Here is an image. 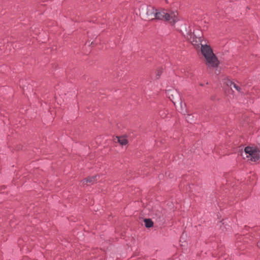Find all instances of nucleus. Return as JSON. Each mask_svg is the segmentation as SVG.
Instances as JSON below:
<instances>
[{
	"label": "nucleus",
	"instance_id": "f257e3e1",
	"mask_svg": "<svg viewBox=\"0 0 260 260\" xmlns=\"http://www.w3.org/2000/svg\"><path fill=\"white\" fill-rule=\"evenodd\" d=\"M177 16L178 13L177 12L170 11L167 12L165 10L160 12H157L156 11L154 18V19L165 20L171 24H174L179 20Z\"/></svg>",
	"mask_w": 260,
	"mask_h": 260
},
{
	"label": "nucleus",
	"instance_id": "f03ea898",
	"mask_svg": "<svg viewBox=\"0 0 260 260\" xmlns=\"http://www.w3.org/2000/svg\"><path fill=\"white\" fill-rule=\"evenodd\" d=\"M246 157L248 160L256 161L260 159V148L257 147L247 146L244 149Z\"/></svg>",
	"mask_w": 260,
	"mask_h": 260
},
{
	"label": "nucleus",
	"instance_id": "7ed1b4c3",
	"mask_svg": "<svg viewBox=\"0 0 260 260\" xmlns=\"http://www.w3.org/2000/svg\"><path fill=\"white\" fill-rule=\"evenodd\" d=\"M203 37L202 31L199 29L193 30L187 34V39L196 48H198L201 45V41Z\"/></svg>",
	"mask_w": 260,
	"mask_h": 260
},
{
	"label": "nucleus",
	"instance_id": "20e7f679",
	"mask_svg": "<svg viewBox=\"0 0 260 260\" xmlns=\"http://www.w3.org/2000/svg\"><path fill=\"white\" fill-rule=\"evenodd\" d=\"M201 59L204 61L206 66L209 68L211 67V48L207 44H201Z\"/></svg>",
	"mask_w": 260,
	"mask_h": 260
},
{
	"label": "nucleus",
	"instance_id": "39448f33",
	"mask_svg": "<svg viewBox=\"0 0 260 260\" xmlns=\"http://www.w3.org/2000/svg\"><path fill=\"white\" fill-rule=\"evenodd\" d=\"M156 10L150 6H144L141 8V14L145 19L153 20Z\"/></svg>",
	"mask_w": 260,
	"mask_h": 260
},
{
	"label": "nucleus",
	"instance_id": "423d86ee",
	"mask_svg": "<svg viewBox=\"0 0 260 260\" xmlns=\"http://www.w3.org/2000/svg\"><path fill=\"white\" fill-rule=\"evenodd\" d=\"M221 70L219 61L212 52V74L214 73L216 75H218L220 74Z\"/></svg>",
	"mask_w": 260,
	"mask_h": 260
},
{
	"label": "nucleus",
	"instance_id": "0eeeda50",
	"mask_svg": "<svg viewBox=\"0 0 260 260\" xmlns=\"http://www.w3.org/2000/svg\"><path fill=\"white\" fill-rule=\"evenodd\" d=\"M117 139L121 145H125L128 143V140L124 137H117Z\"/></svg>",
	"mask_w": 260,
	"mask_h": 260
},
{
	"label": "nucleus",
	"instance_id": "6e6552de",
	"mask_svg": "<svg viewBox=\"0 0 260 260\" xmlns=\"http://www.w3.org/2000/svg\"><path fill=\"white\" fill-rule=\"evenodd\" d=\"M97 177H98L97 175H95V176H94L89 177L84 179L83 181V183L86 182V183L89 182V183H94L96 180Z\"/></svg>",
	"mask_w": 260,
	"mask_h": 260
},
{
	"label": "nucleus",
	"instance_id": "1a4fd4ad",
	"mask_svg": "<svg viewBox=\"0 0 260 260\" xmlns=\"http://www.w3.org/2000/svg\"><path fill=\"white\" fill-rule=\"evenodd\" d=\"M144 222L145 223V226L148 228L152 227L153 225V222L150 219H144Z\"/></svg>",
	"mask_w": 260,
	"mask_h": 260
},
{
	"label": "nucleus",
	"instance_id": "9d476101",
	"mask_svg": "<svg viewBox=\"0 0 260 260\" xmlns=\"http://www.w3.org/2000/svg\"><path fill=\"white\" fill-rule=\"evenodd\" d=\"M234 83V82H233L232 81H231L230 80H229L228 79H226L225 81V84H226V85L230 87L231 88H232Z\"/></svg>",
	"mask_w": 260,
	"mask_h": 260
},
{
	"label": "nucleus",
	"instance_id": "9b49d317",
	"mask_svg": "<svg viewBox=\"0 0 260 260\" xmlns=\"http://www.w3.org/2000/svg\"><path fill=\"white\" fill-rule=\"evenodd\" d=\"M233 87L235 89H236L238 92H241L240 87L238 85H237V84H236L235 83H234V84L233 85Z\"/></svg>",
	"mask_w": 260,
	"mask_h": 260
},
{
	"label": "nucleus",
	"instance_id": "f8f14e48",
	"mask_svg": "<svg viewBox=\"0 0 260 260\" xmlns=\"http://www.w3.org/2000/svg\"><path fill=\"white\" fill-rule=\"evenodd\" d=\"M162 73V70L161 69H159L156 72V78L158 79L160 76L161 74Z\"/></svg>",
	"mask_w": 260,
	"mask_h": 260
},
{
	"label": "nucleus",
	"instance_id": "ddd939ff",
	"mask_svg": "<svg viewBox=\"0 0 260 260\" xmlns=\"http://www.w3.org/2000/svg\"><path fill=\"white\" fill-rule=\"evenodd\" d=\"M156 215L158 218H160L161 216V213L160 212H158V213H156Z\"/></svg>",
	"mask_w": 260,
	"mask_h": 260
},
{
	"label": "nucleus",
	"instance_id": "4468645a",
	"mask_svg": "<svg viewBox=\"0 0 260 260\" xmlns=\"http://www.w3.org/2000/svg\"><path fill=\"white\" fill-rule=\"evenodd\" d=\"M257 246L260 248V242L257 243Z\"/></svg>",
	"mask_w": 260,
	"mask_h": 260
}]
</instances>
